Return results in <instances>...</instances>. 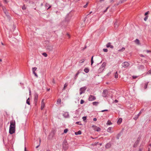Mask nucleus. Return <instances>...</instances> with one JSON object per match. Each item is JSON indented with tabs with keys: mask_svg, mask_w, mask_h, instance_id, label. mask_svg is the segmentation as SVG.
Wrapping results in <instances>:
<instances>
[{
	"mask_svg": "<svg viewBox=\"0 0 151 151\" xmlns=\"http://www.w3.org/2000/svg\"><path fill=\"white\" fill-rule=\"evenodd\" d=\"M106 46L107 47H110L111 48H114V46L111 45V43L110 42L108 43L106 45Z\"/></svg>",
	"mask_w": 151,
	"mask_h": 151,
	"instance_id": "nucleus-15",
	"label": "nucleus"
},
{
	"mask_svg": "<svg viewBox=\"0 0 151 151\" xmlns=\"http://www.w3.org/2000/svg\"><path fill=\"white\" fill-rule=\"evenodd\" d=\"M114 77L116 78H118V74L117 72H116L115 73Z\"/></svg>",
	"mask_w": 151,
	"mask_h": 151,
	"instance_id": "nucleus-36",
	"label": "nucleus"
},
{
	"mask_svg": "<svg viewBox=\"0 0 151 151\" xmlns=\"http://www.w3.org/2000/svg\"><path fill=\"white\" fill-rule=\"evenodd\" d=\"M93 56H92L91 59V65H92V64L94 63L93 60Z\"/></svg>",
	"mask_w": 151,
	"mask_h": 151,
	"instance_id": "nucleus-25",
	"label": "nucleus"
},
{
	"mask_svg": "<svg viewBox=\"0 0 151 151\" xmlns=\"http://www.w3.org/2000/svg\"><path fill=\"white\" fill-rule=\"evenodd\" d=\"M151 74V70H149L146 73V74Z\"/></svg>",
	"mask_w": 151,
	"mask_h": 151,
	"instance_id": "nucleus-43",
	"label": "nucleus"
},
{
	"mask_svg": "<svg viewBox=\"0 0 151 151\" xmlns=\"http://www.w3.org/2000/svg\"><path fill=\"white\" fill-rule=\"evenodd\" d=\"M24 151H27V150H26V147H24Z\"/></svg>",
	"mask_w": 151,
	"mask_h": 151,
	"instance_id": "nucleus-63",
	"label": "nucleus"
},
{
	"mask_svg": "<svg viewBox=\"0 0 151 151\" xmlns=\"http://www.w3.org/2000/svg\"><path fill=\"white\" fill-rule=\"evenodd\" d=\"M61 102V100L60 99H58L57 101V103L58 104H60Z\"/></svg>",
	"mask_w": 151,
	"mask_h": 151,
	"instance_id": "nucleus-38",
	"label": "nucleus"
},
{
	"mask_svg": "<svg viewBox=\"0 0 151 151\" xmlns=\"http://www.w3.org/2000/svg\"><path fill=\"white\" fill-rule=\"evenodd\" d=\"M10 125L9 127H15V121H11L10 122Z\"/></svg>",
	"mask_w": 151,
	"mask_h": 151,
	"instance_id": "nucleus-8",
	"label": "nucleus"
},
{
	"mask_svg": "<svg viewBox=\"0 0 151 151\" xmlns=\"http://www.w3.org/2000/svg\"><path fill=\"white\" fill-rule=\"evenodd\" d=\"M88 4V3H87L84 6H83V7L84 8H86Z\"/></svg>",
	"mask_w": 151,
	"mask_h": 151,
	"instance_id": "nucleus-52",
	"label": "nucleus"
},
{
	"mask_svg": "<svg viewBox=\"0 0 151 151\" xmlns=\"http://www.w3.org/2000/svg\"><path fill=\"white\" fill-rule=\"evenodd\" d=\"M144 68V66L143 65H141L139 66V68L141 69H143Z\"/></svg>",
	"mask_w": 151,
	"mask_h": 151,
	"instance_id": "nucleus-33",
	"label": "nucleus"
},
{
	"mask_svg": "<svg viewBox=\"0 0 151 151\" xmlns=\"http://www.w3.org/2000/svg\"><path fill=\"white\" fill-rule=\"evenodd\" d=\"M125 48L124 47H123L121 49L119 50H118V51L119 52H123L125 50Z\"/></svg>",
	"mask_w": 151,
	"mask_h": 151,
	"instance_id": "nucleus-34",
	"label": "nucleus"
},
{
	"mask_svg": "<svg viewBox=\"0 0 151 151\" xmlns=\"http://www.w3.org/2000/svg\"><path fill=\"white\" fill-rule=\"evenodd\" d=\"M103 50L104 52H106L108 51V50L107 49H104Z\"/></svg>",
	"mask_w": 151,
	"mask_h": 151,
	"instance_id": "nucleus-49",
	"label": "nucleus"
},
{
	"mask_svg": "<svg viewBox=\"0 0 151 151\" xmlns=\"http://www.w3.org/2000/svg\"><path fill=\"white\" fill-rule=\"evenodd\" d=\"M111 146V145L110 143L109 142L106 144L105 145V148L106 149H108L110 148Z\"/></svg>",
	"mask_w": 151,
	"mask_h": 151,
	"instance_id": "nucleus-16",
	"label": "nucleus"
},
{
	"mask_svg": "<svg viewBox=\"0 0 151 151\" xmlns=\"http://www.w3.org/2000/svg\"><path fill=\"white\" fill-rule=\"evenodd\" d=\"M141 139V137L139 136L137 138V140L135 142L133 145L134 147H136L139 143V142Z\"/></svg>",
	"mask_w": 151,
	"mask_h": 151,
	"instance_id": "nucleus-2",
	"label": "nucleus"
},
{
	"mask_svg": "<svg viewBox=\"0 0 151 151\" xmlns=\"http://www.w3.org/2000/svg\"><path fill=\"white\" fill-rule=\"evenodd\" d=\"M107 94V91L106 90H104L103 92L102 96L103 97H106Z\"/></svg>",
	"mask_w": 151,
	"mask_h": 151,
	"instance_id": "nucleus-11",
	"label": "nucleus"
},
{
	"mask_svg": "<svg viewBox=\"0 0 151 151\" xmlns=\"http://www.w3.org/2000/svg\"><path fill=\"white\" fill-rule=\"evenodd\" d=\"M42 55H43L45 57H46L47 56V53L45 52H43L42 53Z\"/></svg>",
	"mask_w": 151,
	"mask_h": 151,
	"instance_id": "nucleus-41",
	"label": "nucleus"
},
{
	"mask_svg": "<svg viewBox=\"0 0 151 151\" xmlns=\"http://www.w3.org/2000/svg\"><path fill=\"white\" fill-rule=\"evenodd\" d=\"M114 27L116 29H117L118 27V23L117 21H116V22L114 23Z\"/></svg>",
	"mask_w": 151,
	"mask_h": 151,
	"instance_id": "nucleus-17",
	"label": "nucleus"
},
{
	"mask_svg": "<svg viewBox=\"0 0 151 151\" xmlns=\"http://www.w3.org/2000/svg\"><path fill=\"white\" fill-rule=\"evenodd\" d=\"M96 99V97L93 95H90L89 96L88 100L89 101H92L95 100Z\"/></svg>",
	"mask_w": 151,
	"mask_h": 151,
	"instance_id": "nucleus-5",
	"label": "nucleus"
},
{
	"mask_svg": "<svg viewBox=\"0 0 151 151\" xmlns=\"http://www.w3.org/2000/svg\"><path fill=\"white\" fill-rule=\"evenodd\" d=\"M106 65V63L105 62H104L101 65V66L99 69L98 70V72L99 73H101L104 69Z\"/></svg>",
	"mask_w": 151,
	"mask_h": 151,
	"instance_id": "nucleus-1",
	"label": "nucleus"
},
{
	"mask_svg": "<svg viewBox=\"0 0 151 151\" xmlns=\"http://www.w3.org/2000/svg\"><path fill=\"white\" fill-rule=\"evenodd\" d=\"M39 142H40V144H39V145H37V146L36 147V148H38V147L39 146H40V142H41V139H40V140H39Z\"/></svg>",
	"mask_w": 151,
	"mask_h": 151,
	"instance_id": "nucleus-53",
	"label": "nucleus"
},
{
	"mask_svg": "<svg viewBox=\"0 0 151 151\" xmlns=\"http://www.w3.org/2000/svg\"><path fill=\"white\" fill-rule=\"evenodd\" d=\"M89 71V69L88 68H86L84 69V71L86 73H88Z\"/></svg>",
	"mask_w": 151,
	"mask_h": 151,
	"instance_id": "nucleus-19",
	"label": "nucleus"
},
{
	"mask_svg": "<svg viewBox=\"0 0 151 151\" xmlns=\"http://www.w3.org/2000/svg\"><path fill=\"white\" fill-rule=\"evenodd\" d=\"M146 51L147 53H149V52H150V50H147Z\"/></svg>",
	"mask_w": 151,
	"mask_h": 151,
	"instance_id": "nucleus-62",
	"label": "nucleus"
},
{
	"mask_svg": "<svg viewBox=\"0 0 151 151\" xmlns=\"http://www.w3.org/2000/svg\"><path fill=\"white\" fill-rule=\"evenodd\" d=\"M81 132L80 130H79L77 132H75V134L76 135H80L81 134Z\"/></svg>",
	"mask_w": 151,
	"mask_h": 151,
	"instance_id": "nucleus-21",
	"label": "nucleus"
},
{
	"mask_svg": "<svg viewBox=\"0 0 151 151\" xmlns=\"http://www.w3.org/2000/svg\"><path fill=\"white\" fill-rule=\"evenodd\" d=\"M15 128L13 127H9V133L10 134H12L15 133Z\"/></svg>",
	"mask_w": 151,
	"mask_h": 151,
	"instance_id": "nucleus-3",
	"label": "nucleus"
},
{
	"mask_svg": "<svg viewBox=\"0 0 151 151\" xmlns=\"http://www.w3.org/2000/svg\"><path fill=\"white\" fill-rule=\"evenodd\" d=\"M47 49L50 51H51L53 49V47L51 46H49L47 47Z\"/></svg>",
	"mask_w": 151,
	"mask_h": 151,
	"instance_id": "nucleus-20",
	"label": "nucleus"
},
{
	"mask_svg": "<svg viewBox=\"0 0 151 151\" xmlns=\"http://www.w3.org/2000/svg\"><path fill=\"white\" fill-rule=\"evenodd\" d=\"M149 83V82H147V83H145V86H144V88L145 89H146L147 88V85L148 84V83Z\"/></svg>",
	"mask_w": 151,
	"mask_h": 151,
	"instance_id": "nucleus-27",
	"label": "nucleus"
},
{
	"mask_svg": "<svg viewBox=\"0 0 151 151\" xmlns=\"http://www.w3.org/2000/svg\"><path fill=\"white\" fill-rule=\"evenodd\" d=\"M109 6H108V7H107L106 8V9L104 11V12H106L107 11V9H108L109 8Z\"/></svg>",
	"mask_w": 151,
	"mask_h": 151,
	"instance_id": "nucleus-48",
	"label": "nucleus"
},
{
	"mask_svg": "<svg viewBox=\"0 0 151 151\" xmlns=\"http://www.w3.org/2000/svg\"><path fill=\"white\" fill-rule=\"evenodd\" d=\"M3 0L5 3L6 4L7 3V1L6 0Z\"/></svg>",
	"mask_w": 151,
	"mask_h": 151,
	"instance_id": "nucleus-60",
	"label": "nucleus"
},
{
	"mask_svg": "<svg viewBox=\"0 0 151 151\" xmlns=\"http://www.w3.org/2000/svg\"><path fill=\"white\" fill-rule=\"evenodd\" d=\"M148 13H149V12L148 11V12H146L145 13V16H146V15H147V14H148Z\"/></svg>",
	"mask_w": 151,
	"mask_h": 151,
	"instance_id": "nucleus-55",
	"label": "nucleus"
},
{
	"mask_svg": "<svg viewBox=\"0 0 151 151\" xmlns=\"http://www.w3.org/2000/svg\"><path fill=\"white\" fill-rule=\"evenodd\" d=\"M82 119H83V120L85 122H86V116H84L83 117Z\"/></svg>",
	"mask_w": 151,
	"mask_h": 151,
	"instance_id": "nucleus-30",
	"label": "nucleus"
},
{
	"mask_svg": "<svg viewBox=\"0 0 151 151\" xmlns=\"http://www.w3.org/2000/svg\"><path fill=\"white\" fill-rule=\"evenodd\" d=\"M129 65V63L127 62H124L122 63V66L123 67L126 68Z\"/></svg>",
	"mask_w": 151,
	"mask_h": 151,
	"instance_id": "nucleus-7",
	"label": "nucleus"
},
{
	"mask_svg": "<svg viewBox=\"0 0 151 151\" xmlns=\"http://www.w3.org/2000/svg\"><path fill=\"white\" fill-rule=\"evenodd\" d=\"M63 116L65 118H68L69 117V116L68 112H65L63 114Z\"/></svg>",
	"mask_w": 151,
	"mask_h": 151,
	"instance_id": "nucleus-9",
	"label": "nucleus"
},
{
	"mask_svg": "<svg viewBox=\"0 0 151 151\" xmlns=\"http://www.w3.org/2000/svg\"><path fill=\"white\" fill-rule=\"evenodd\" d=\"M142 111V109L140 111V112L138 114H139V116L140 114H141Z\"/></svg>",
	"mask_w": 151,
	"mask_h": 151,
	"instance_id": "nucleus-61",
	"label": "nucleus"
},
{
	"mask_svg": "<svg viewBox=\"0 0 151 151\" xmlns=\"http://www.w3.org/2000/svg\"><path fill=\"white\" fill-rule=\"evenodd\" d=\"M34 101L35 104H36L38 97V95L37 93H35L34 94Z\"/></svg>",
	"mask_w": 151,
	"mask_h": 151,
	"instance_id": "nucleus-6",
	"label": "nucleus"
},
{
	"mask_svg": "<svg viewBox=\"0 0 151 151\" xmlns=\"http://www.w3.org/2000/svg\"><path fill=\"white\" fill-rule=\"evenodd\" d=\"M37 68L34 67L32 68V71L33 72H35V71L36 70Z\"/></svg>",
	"mask_w": 151,
	"mask_h": 151,
	"instance_id": "nucleus-35",
	"label": "nucleus"
},
{
	"mask_svg": "<svg viewBox=\"0 0 151 151\" xmlns=\"http://www.w3.org/2000/svg\"><path fill=\"white\" fill-rule=\"evenodd\" d=\"M84 101L82 99H81V101H80V104H82L84 103Z\"/></svg>",
	"mask_w": 151,
	"mask_h": 151,
	"instance_id": "nucleus-44",
	"label": "nucleus"
},
{
	"mask_svg": "<svg viewBox=\"0 0 151 151\" xmlns=\"http://www.w3.org/2000/svg\"><path fill=\"white\" fill-rule=\"evenodd\" d=\"M112 124L111 122V121H110V120H108L107 122V123H106V124L107 125H110L111 124Z\"/></svg>",
	"mask_w": 151,
	"mask_h": 151,
	"instance_id": "nucleus-29",
	"label": "nucleus"
},
{
	"mask_svg": "<svg viewBox=\"0 0 151 151\" xmlns=\"http://www.w3.org/2000/svg\"><path fill=\"white\" fill-rule=\"evenodd\" d=\"M122 118H119L118 120L117 123L118 124H120L122 122Z\"/></svg>",
	"mask_w": 151,
	"mask_h": 151,
	"instance_id": "nucleus-23",
	"label": "nucleus"
},
{
	"mask_svg": "<svg viewBox=\"0 0 151 151\" xmlns=\"http://www.w3.org/2000/svg\"><path fill=\"white\" fill-rule=\"evenodd\" d=\"M126 1L127 0H120L119 2V3L117 4H115V6H117L119 4L122 3Z\"/></svg>",
	"mask_w": 151,
	"mask_h": 151,
	"instance_id": "nucleus-18",
	"label": "nucleus"
},
{
	"mask_svg": "<svg viewBox=\"0 0 151 151\" xmlns=\"http://www.w3.org/2000/svg\"><path fill=\"white\" fill-rule=\"evenodd\" d=\"M111 129H112V128L111 127H109L108 129H107V131L109 132V133H111L112 132H111Z\"/></svg>",
	"mask_w": 151,
	"mask_h": 151,
	"instance_id": "nucleus-24",
	"label": "nucleus"
},
{
	"mask_svg": "<svg viewBox=\"0 0 151 151\" xmlns=\"http://www.w3.org/2000/svg\"><path fill=\"white\" fill-rule=\"evenodd\" d=\"M99 103V102L97 101H94L92 103L93 105L95 106H97Z\"/></svg>",
	"mask_w": 151,
	"mask_h": 151,
	"instance_id": "nucleus-22",
	"label": "nucleus"
},
{
	"mask_svg": "<svg viewBox=\"0 0 151 151\" xmlns=\"http://www.w3.org/2000/svg\"><path fill=\"white\" fill-rule=\"evenodd\" d=\"M2 9L3 10L5 13V14L7 16L8 15V13L6 10V9L5 7L4 6H3L2 7Z\"/></svg>",
	"mask_w": 151,
	"mask_h": 151,
	"instance_id": "nucleus-12",
	"label": "nucleus"
},
{
	"mask_svg": "<svg viewBox=\"0 0 151 151\" xmlns=\"http://www.w3.org/2000/svg\"><path fill=\"white\" fill-rule=\"evenodd\" d=\"M26 103L29 105L30 104V102H29V98H28L26 101Z\"/></svg>",
	"mask_w": 151,
	"mask_h": 151,
	"instance_id": "nucleus-32",
	"label": "nucleus"
},
{
	"mask_svg": "<svg viewBox=\"0 0 151 151\" xmlns=\"http://www.w3.org/2000/svg\"><path fill=\"white\" fill-rule=\"evenodd\" d=\"M68 131V129H65L64 130V133H66Z\"/></svg>",
	"mask_w": 151,
	"mask_h": 151,
	"instance_id": "nucleus-40",
	"label": "nucleus"
},
{
	"mask_svg": "<svg viewBox=\"0 0 151 151\" xmlns=\"http://www.w3.org/2000/svg\"><path fill=\"white\" fill-rule=\"evenodd\" d=\"M52 83H55V81L54 80V79H53V80H52Z\"/></svg>",
	"mask_w": 151,
	"mask_h": 151,
	"instance_id": "nucleus-58",
	"label": "nucleus"
},
{
	"mask_svg": "<svg viewBox=\"0 0 151 151\" xmlns=\"http://www.w3.org/2000/svg\"><path fill=\"white\" fill-rule=\"evenodd\" d=\"M139 55L140 57H145V56L143 55L142 54H140Z\"/></svg>",
	"mask_w": 151,
	"mask_h": 151,
	"instance_id": "nucleus-57",
	"label": "nucleus"
},
{
	"mask_svg": "<svg viewBox=\"0 0 151 151\" xmlns=\"http://www.w3.org/2000/svg\"><path fill=\"white\" fill-rule=\"evenodd\" d=\"M93 121L95 122L96 121H97L96 118H94L93 119Z\"/></svg>",
	"mask_w": 151,
	"mask_h": 151,
	"instance_id": "nucleus-59",
	"label": "nucleus"
},
{
	"mask_svg": "<svg viewBox=\"0 0 151 151\" xmlns=\"http://www.w3.org/2000/svg\"><path fill=\"white\" fill-rule=\"evenodd\" d=\"M137 76H132L133 78L134 79H136L137 78Z\"/></svg>",
	"mask_w": 151,
	"mask_h": 151,
	"instance_id": "nucleus-54",
	"label": "nucleus"
},
{
	"mask_svg": "<svg viewBox=\"0 0 151 151\" xmlns=\"http://www.w3.org/2000/svg\"><path fill=\"white\" fill-rule=\"evenodd\" d=\"M79 73L80 72L79 71H78L77 73L76 74H75L74 78L75 79H76V78L78 76L79 74Z\"/></svg>",
	"mask_w": 151,
	"mask_h": 151,
	"instance_id": "nucleus-28",
	"label": "nucleus"
},
{
	"mask_svg": "<svg viewBox=\"0 0 151 151\" xmlns=\"http://www.w3.org/2000/svg\"><path fill=\"white\" fill-rule=\"evenodd\" d=\"M86 89V86L81 88L80 89V94L81 95L83 93H84Z\"/></svg>",
	"mask_w": 151,
	"mask_h": 151,
	"instance_id": "nucleus-4",
	"label": "nucleus"
},
{
	"mask_svg": "<svg viewBox=\"0 0 151 151\" xmlns=\"http://www.w3.org/2000/svg\"><path fill=\"white\" fill-rule=\"evenodd\" d=\"M44 99H43L42 100L41 106V110H42L45 106V104L44 102Z\"/></svg>",
	"mask_w": 151,
	"mask_h": 151,
	"instance_id": "nucleus-10",
	"label": "nucleus"
},
{
	"mask_svg": "<svg viewBox=\"0 0 151 151\" xmlns=\"http://www.w3.org/2000/svg\"><path fill=\"white\" fill-rule=\"evenodd\" d=\"M67 86V85L66 84V83H65V84H64V88H63V90H64L65 89V88Z\"/></svg>",
	"mask_w": 151,
	"mask_h": 151,
	"instance_id": "nucleus-50",
	"label": "nucleus"
},
{
	"mask_svg": "<svg viewBox=\"0 0 151 151\" xmlns=\"http://www.w3.org/2000/svg\"><path fill=\"white\" fill-rule=\"evenodd\" d=\"M85 59H82L81 60H80L79 61V63H83L84 61H85Z\"/></svg>",
	"mask_w": 151,
	"mask_h": 151,
	"instance_id": "nucleus-31",
	"label": "nucleus"
},
{
	"mask_svg": "<svg viewBox=\"0 0 151 151\" xmlns=\"http://www.w3.org/2000/svg\"><path fill=\"white\" fill-rule=\"evenodd\" d=\"M135 42L137 44H139V40L138 39H136L135 40Z\"/></svg>",
	"mask_w": 151,
	"mask_h": 151,
	"instance_id": "nucleus-37",
	"label": "nucleus"
},
{
	"mask_svg": "<svg viewBox=\"0 0 151 151\" xmlns=\"http://www.w3.org/2000/svg\"><path fill=\"white\" fill-rule=\"evenodd\" d=\"M148 16H146L145 17V18H144V20L145 21H146L147 18H148Z\"/></svg>",
	"mask_w": 151,
	"mask_h": 151,
	"instance_id": "nucleus-46",
	"label": "nucleus"
},
{
	"mask_svg": "<svg viewBox=\"0 0 151 151\" xmlns=\"http://www.w3.org/2000/svg\"><path fill=\"white\" fill-rule=\"evenodd\" d=\"M94 129L95 131L97 132H99L101 130L100 128L96 126H94Z\"/></svg>",
	"mask_w": 151,
	"mask_h": 151,
	"instance_id": "nucleus-14",
	"label": "nucleus"
},
{
	"mask_svg": "<svg viewBox=\"0 0 151 151\" xmlns=\"http://www.w3.org/2000/svg\"><path fill=\"white\" fill-rule=\"evenodd\" d=\"M33 74H34V75L37 77H38V76L37 75V73L35 72H33Z\"/></svg>",
	"mask_w": 151,
	"mask_h": 151,
	"instance_id": "nucleus-47",
	"label": "nucleus"
},
{
	"mask_svg": "<svg viewBox=\"0 0 151 151\" xmlns=\"http://www.w3.org/2000/svg\"><path fill=\"white\" fill-rule=\"evenodd\" d=\"M108 111V109H105V110H102L101 111V112H104V111Z\"/></svg>",
	"mask_w": 151,
	"mask_h": 151,
	"instance_id": "nucleus-51",
	"label": "nucleus"
},
{
	"mask_svg": "<svg viewBox=\"0 0 151 151\" xmlns=\"http://www.w3.org/2000/svg\"><path fill=\"white\" fill-rule=\"evenodd\" d=\"M139 116V114H137V115H135V116L134 117L133 119L135 120H136L138 119V118Z\"/></svg>",
	"mask_w": 151,
	"mask_h": 151,
	"instance_id": "nucleus-26",
	"label": "nucleus"
},
{
	"mask_svg": "<svg viewBox=\"0 0 151 151\" xmlns=\"http://www.w3.org/2000/svg\"><path fill=\"white\" fill-rule=\"evenodd\" d=\"M26 9V8L25 6L24 5L22 7V9L23 10H25Z\"/></svg>",
	"mask_w": 151,
	"mask_h": 151,
	"instance_id": "nucleus-45",
	"label": "nucleus"
},
{
	"mask_svg": "<svg viewBox=\"0 0 151 151\" xmlns=\"http://www.w3.org/2000/svg\"><path fill=\"white\" fill-rule=\"evenodd\" d=\"M121 136V134L120 133H119L117 134V137H116V139H119V137H120Z\"/></svg>",
	"mask_w": 151,
	"mask_h": 151,
	"instance_id": "nucleus-39",
	"label": "nucleus"
},
{
	"mask_svg": "<svg viewBox=\"0 0 151 151\" xmlns=\"http://www.w3.org/2000/svg\"><path fill=\"white\" fill-rule=\"evenodd\" d=\"M114 102L115 103H117L118 102V100L116 99L114 100Z\"/></svg>",
	"mask_w": 151,
	"mask_h": 151,
	"instance_id": "nucleus-56",
	"label": "nucleus"
},
{
	"mask_svg": "<svg viewBox=\"0 0 151 151\" xmlns=\"http://www.w3.org/2000/svg\"><path fill=\"white\" fill-rule=\"evenodd\" d=\"M63 148H67L68 147V144L67 142L65 141L64 140L63 142Z\"/></svg>",
	"mask_w": 151,
	"mask_h": 151,
	"instance_id": "nucleus-13",
	"label": "nucleus"
},
{
	"mask_svg": "<svg viewBox=\"0 0 151 151\" xmlns=\"http://www.w3.org/2000/svg\"><path fill=\"white\" fill-rule=\"evenodd\" d=\"M142 150L141 148H139L138 151H142Z\"/></svg>",
	"mask_w": 151,
	"mask_h": 151,
	"instance_id": "nucleus-64",
	"label": "nucleus"
},
{
	"mask_svg": "<svg viewBox=\"0 0 151 151\" xmlns=\"http://www.w3.org/2000/svg\"><path fill=\"white\" fill-rule=\"evenodd\" d=\"M76 124H78L79 125H82V124L80 122H77L76 123Z\"/></svg>",
	"mask_w": 151,
	"mask_h": 151,
	"instance_id": "nucleus-42",
	"label": "nucleus"
}]
</instances>
